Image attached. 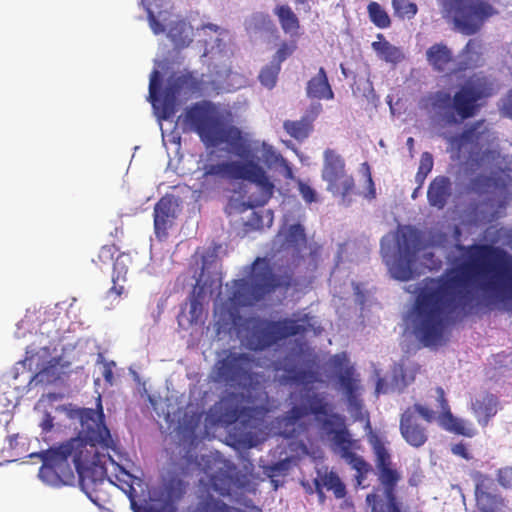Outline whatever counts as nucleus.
<instances>
[{"mask_svg": "<svg viewBox=\"0 0 512 512\" xmlns=\"http://www.w3.org/2000/svg\"><path fill=\"white\" fill-rule=\"evenodd\" d=\"M462 260L437 278H425L413 307L414 332L424 346L443 340L446 322L454 314L472 312L474 290L492 292L507 305L512 301V255L492 244L459 246Z\"/></svg>", "mask_w": 512, "mask_h": 512, "instance_id": "1", "label": "nucleus"}, {"mask_svg": "<svg viewBox=\"0 0 512 512\" xmlns=\"http://www.w3.org/2000/svg\"><path fill=\"white\" fill-rule=\"evenodd\" d=\"M69 417L79 421L78 434L39 454L42 460L39 477L52 486L69 485L74 482L76 472L83 482L90 481L94 490L107 480L121 489L134 506L133 484L137 478L115 463L109 454L99 452V448L107 451L116 448L104 421L101 398H97L96 409H71Z\"/></svg>", "mask_w": 512, "mask_h": 512, "instance_id": "2", "label": "nucleus"}, {"mask_svg": "<svg viewBox=\"0 0 512 512\" xmlns=\"http://www.w3.org/2000/svg\"><path fill=\"white\" fill-rule=\"evenodd\" d=\"M254 359L245 353L230 352L218 360L213 372L215 381L242 390L231 392L224 399L223 416L228 423L240 422L245 428L256 429L270 412L268 394L253 372Z\"/></svg>", "mask_w": 512, "mask_h": 512, "instance_id": "3", "label": "nucleus"}, {"mask_svg": "<svg viewBox=\"0 0 512 512\" xmlns=\"http://www.w3.org/2000/svg\"><path fill=\"white\" fill-rule=\"evenodd\" d=\"M182 123L195 132L206 147L226 144L241 159L252 155L249 140L240 128L226 122L219 104L210 100L193 103L185 109Z\"/></svg>", "mask_w": 512, "mask_h": 512, "instance_id": "4", "label": "nucleus"}, {"mask_svg": "<svg viewBox=\"0 0 512 512\" xmlns=\"http://www.w3.org/2000/svg\"><path fill=\"white\" fill-rule=\"evenodd\" d=\"M495 94L494 83L486 76H472L453 95L446 90L430 93L426 106L445 126H457L475 117L484 101Z\"/></svg>", "mask_w": 512, "mask_h": 512, "instance_id": "5", "label": "nucleus"}, {"mask_svg": "<svg viewBox=\"0 0 512 512\" xmlns=\"http://www.w3.org/2000/svg\"><path fill=\"white\" fill-rule=\"evenodd\" d=\"M247 278L234 280L230 301L237 306H248L260 302L277 289H288L293 284L289 273L276 274L270 260L257 257L250 265Z\"/></svg>", "mask_w": 512, "mask_h": 512, "instance_id": "6", "label": "nucleus"}, {"mask_svg": "<svg viewBox=\"0 0 512 512\" xmlns=\"http://www.w3.org/2000/svg\"><path fill=\"white\" fill-rule=\"evenodd\" d=\"M231 317L232 323L237 326L238 335L253 351L265 350L281 340L304 335L308 331L305 324L291 318L273 321L256 316L242 318L239 315L231 314Z\"/></svg>", "mask_w": 512, "mask_h": 512, "instance_id": "7", "label": "nucleus"}, {"mask_svg": "<svg viewBox=\"0 0 512 512\" xmlns=\"http://www.w3.org/2000/svg\"><path fill=\"white\" fill-rule=\"evenodd\" d=\"M200 177L202 187L217 186L222 180H246L255 184L261 191L258 205H265L274 193V184L270 181L266 171L258 163L248 160L222 161L216 164H204Z\"/></svg>", "mask_w": 512, "mask_h": 512, "instance_id": "8", "label": "nucleus"}, {"mask_svg": "<svg viewBox=\"0 0 512 512\" xmlns=\"http://www.w3.org/2000/svg\"><path fill=\"white\" fill-rule=\"evenodd\" d=\"M395 241L394 254H391L390 247L386 246L384 239L381 241L383 260L394 279L408 281L413 278V267L418 253L423 248L422 232L410 225L399 227Z\"/></svg>", "mask_w": 512, "mask_h": 512, "instance_id": "9", "label": "nucleus"}, {"mask_svg": "<svg viewBox=\"0 0 512 512\" xmlns=\"http://www.w3.org/2000/svg\"><path fill=\"white\" fill-rule=\"evenodd\" d=\"M202 89L203 82L188 72L170 76L159 94V72L154 70L149 83V98L153 107L159 110L160 118L168 120L174 116L180 97L201 94Z\"/></svg>", "mask_w": 512, "mask_h": 512, "instance_id": "10", "label": "nucleus"}, {"mask_svg": "<svg viewBox=\"0 0 512 512\" xmlns=\"http://www.w3.org/2000/svg\"><path fill=\"white\" fill-rule=\"evenodd\" d=\"M443 17L464 35L476 34L498 11L489 0H441Z\"/></svg>", "mask_w": 512, "mask_h": 512, "instance_id": "11", "label": "nucleus"}, {"mask_svg": "<svg viewBox=\"0 0 512 512\" xmlns=\"http://www.w3.org/2000/svg\"><path fill=\"white\" fill-rule=\"evenodd\" d=\"M187 484L175 473H168L162 483L150 493V501L136 512H176L177 503L186 493Z\"/></svg>", "mask_w": 512, "mask_h": 512, "instance_id": "12", "label": "nucleus"}, {"mask_svg": "<svg viewBox=\"0 0 512 512\" xmlns=\"http://www.w3.org/2000/svg\"><path fill=\"white\" fill-rule=\"evenodd\" d=\"M418 414L427 423L436 420V411L428 403H415L408 407L400 416L399 430L407 444L414 448H420L428 441V431L419 420Z\"/></svg>", "mask_w": 512, "mask_h": 512, "instance_id": "13", "label": "nucleus"}, {"mask_svg": "<svg viewBox=\"0 0 512 512\" xmlns=\"http://www.w3.org/2000/svg\"><path fill=\"white\" fill-rule=\"evenodd\" d=\"M305 400L308 405H294L278 419V426L285 438H294L299 434V421L303 418L310 414L319 418L321 415H328L331 410V405L318 393L307 394Z\"/></svg>", "mask_w": 512, "mask_h": 512, "instance_id": "14", "label": "nucleus"}, {"mask_svg": "<svg viewBox=\"0 0 512 512\" xmlns=\"http://www.w3.org/2000/svg\"><path fill=\"white\" fill-rule=\"evenodd\" d=\"M322 178L327 182V190L334 195H349L354 188V179L345 171L343 158L333 149L324 151Z\"/></svg>", "mask_w": 512, "mask_h": 512, "instance_id": "15", "label": "nucleus"}, {"mask_svg": "<svg viewBox=\"0 0 512 512\" xmlns=\"http://www.w3.org/2000/svg\"><path fill=\"white\" fill-rule=\"evenodd\" d=\"M330 440L334 451L357 472L356 479L360 485L366 478L371 466L363 457L353 451L357 448V441L351 438L347 426L337 429L335 435Z\"/></svg>", "mask_w": 512, "mask_h": 512, "instance_id": "16", "label": "nucleus"}, {"mask_svg": "<svg viewBox=\"0 0 512 512\" xmlns=\"http://www.w3.org/2000/svg\"><path fill=\"white\" fill-rule=\"evenodd\" d=\"M472 478L475 482V501L479 512H504L507 500L498 493L490 492L493 486L492 478L482 472L476 471Z\"/></svg>", "mask_w": 512, "mask_h": 512, "instance_id": "17", "label": "nucleus"}, {"mask_svg": "<svg viewBox=\"0 0 512 512\" xmlns=\"http://www.w3.org/2000/svg\"><path fill=\"white\" fill-rule=\"evenodd\" d=\"M437 402L436 405V420L440 426L448 432L462 435L465 437H473L476 435L474 428L467 426L466 422L460 418L455 417L450 409L448 400L446 399L445 391L442 387H436L434 394L429 395Z\"/></svg>", "mask_w": 512, "mask_h": 512, "instance_id": "18", "label": "nucleus"}, {"mask_svg": "<svg viewBox=\"0 0 512 512\" xmlns=\"http://www.w3.org/2000/svg\"><path fill=\"white\" fill-rule=\"evenodd\" d=\"M322 111L320 103L311 104L299 120H285L283 129L295 140L301 142L309 137L314 128V121Z\"/></svg>", "mask_w": 512, "mask_h": 512, "instance_id": "19", "label": "nucleus"}, {"mask_svg": "<svg viewBox=\"0 0 512 512\" xmlns=\"http://www.w3.org/2000/svg\"><path fill=\"white\" fill-rule=\"evenodd\" d=\"M154 230L158 238L166 237L175 218L173 202L170 197H162L154 206Z\"/></svg>", "mask_w": 512, "mask_h": 512, "instance_id": "20", "label": "nucleus"}, {"mask_svg": "<svg viewBox=\"0 0 512 512\" xmlns=\"http://www.w3.org/2000/svg\"><path fill=\"white\" fill-rule=\"evenodd\" d=\"M452 194V183L447 176H437L429 184L427 199L432 207L443 209Z\"/></svg>", "mask_w": 512, "mask_h": 512, "instance_id": "21", "label": "nucleus"}, {"mask_svg": "<svg viewBox=\"0 0 512 512\" xmlns=\"http://www.w3.org/2000/svg\"><path fill=\"white\" fill-rule=\"evenodd\" d=\"M210 483L214 491L222 496H229L242 487L238 473L234 470L220 469L210 477Z\"/></svg>", "mask_w": 512, "mask_h": 512, "instance_id": "22", "label": "nucleus"}, {"mask_svg": "<svg viewBox=\"0 0 512 512\" xmlns=\"http://www.w3.org/2000/svg\"><path fill=\"white\" fill-rule=\"evenodd\" d=\"M498 405V398L491 393H485L472 402V411L482 427H486L497 414Z\"/></svg>", "mask_w": 512, "mask_h": 512, "instance_id": "23", "label": "nucleus"}, {"mask_svg": "<svg viewBox=\"0 0 512 512\" xmlns=\"http://www.w3.org/2000/svg\"><path fill=\"white\" fill-rule=\"evenodd\" d=\"M378 472L379 480L384 486L385 498L388 500V512H402L400 503L395 495V488L400 479L399 473L391 468V466L379 469Z\"/></svg>", "mask_w": 512, "mask_h": 512, "instance_id": "24", "label": "nucleus"}, {"mask_svg": "<svg viewBox=\"0 0 512 512\" xmlns=\"http://www.w3.org/2000/svg\"><path fill=\"white\" fill-rule=\"evenodd\" d=\"M306 95L308 98L318 100H332L334 98V92L323 67H320L317 75L307 82Z\"/></svg>", "mask_w": 512, "mask_h": 512, "instance_id": "25", "label": "nucleus"}, {"mask_svg": "<svg viewBox=\"0 0 512 512\" xmlns=\"http://www.w3.org/2000/svg\"><path fill=\"white\" fill-rule=\"evenodd\" d=\"M354 372V368L348 366L337 376V380L343 390L348 405L358 409L361 407V402L358 397L359 380L354 377Z\"/></svg>", "mask_w": 512, "mask_h": 512, "instance_id": "26", "label": "nucleus"}, {"mask_svg": "<svg viewBox=\"0 0 512 512\" xmlns=\"http://www.w3.org/2000/svg\"><path fill=\"white\" fill-rule=\"evenodd\" d=\"M275 371L283 370L285 375L282 376V382L288 383H313L316 381V373L311 370L298 369L294 364H286L282 362L275 363Z\"/></svg>", "mask_w": 512, "mask_h": 512, "instance_id": "27", "label": "nucleus"}, {"mask_svg": "<svg viewBox=\"0 0 512 512\" xmlns=\"http://www.w3.org/2000/svg\"><path fill=\"white\" fill-rule=\"evenodd\" d=\"M427 61L438 72H444L448 65L453 62L451 50L443 43H436L428 48L426 52Z\"/></svg>", "mask_w": 512, "mask_h": 512, "instance_id": "28", "label": "nucleus"}, {"mask_svg": "<svg viewBox=\"0 0 512 512\" xmlns=\"http://www.w3.org/2000/svg\"><path fill=\"white\" fill-rule=\"evenodd\" d=\"M484 124V119L475 121L466 127L459 135L452 137L450 140L451 144L457 146L460 149L467 144L478 143L481 140L483 134L488 131Z\"/></svg>", "mask_w": 512, "mask_h": 512, "instance_id": "29", "label": "nucleus"}, {"mask_svg": "<svg viewBox=\"0 0 512 512\" xmlns=\"http://www.w3.org/2000/svg\"><path fill=\"white\" fill-rule=\"evenodd\" d=\"M377 38L379 41L372 42L371 47L381 60L398 64L404 59V54L399 47L392 45L382 34H378Z\"/></svg>", "mask_w": 512, "mask_h": 512, "instance_id": "30", "label": "nucleus"}, {"mask_svg": "<svg viewBox=\"0 0 512 512\" xmlns=\"http://www.w3.org/2000/svg\"><path fill=\"white\" fill-rule=\"evenodd\" d=\"M167 36L177 49L188 47L192 42L191 28L184 20L173 22Z\"/></svg>", "mask_w": 512, "mask_h": 512, "instance_id": "31", "label": "nucleus"}, {"mask_svg": "<svg viewBox=\"0 0 512 512\" xmlns=\"http://www.w3.org/2000/svg\"><path fill=\"white\" fill-rule=\"evenodd\" d=\"M307 243L306 235L304 228L301 224H293L288 227L284 235V242L281 247L286 249L289 247H293L299 250L301 247L305 246Z\"/></svg>", "mask_w": 512, "mask_h": 512, "instance_id": "32", "label": "nucleus"}, {"mask_svg": "<svg viewBox=\"0 0 512 512\" xmlns=\"http://www.w3.org/2000/svg\"><path fill=\"white\" fill-rule=\"evenodd\" d=\"M282 29L285 32H294L299 28V21L292 9L288 5H281L275 9Z\"/></svg>", "mask_w": 512, "mask_h": 512, "instance_id": "33", "label": "nucleus"}, {"mask_svg": "<svg viewBox=\"0 0 512 512\" xmlns=\"http://www.w3.org/2000/svg\"><path fill=\"white\" fill-rule=\"evenodd\" d=\"M367 11L371 22L378 28L385 29L390 27L391 19L385 9L377 2H370Z\"/></svg>", "mask_w": 512, "mask_h": 512, "instance_id": "34", "label": "nucleus"}, {"mask_svg": "<svg viewBox=\"0 0 512 512\" xmlns=\"http://www.w3.org/2000/svg\"><path fill=\"white\" fill-rule=\"evenodd\" d=\"M194 512H237V509L227 505L222 500L208 496L197 504Z\"/></svg>", "mask_w": 512, "mask_h": 512, "instance_id": "35", "label": "nucleus"}, {"mask_svg": "<svg viewBox=\"0 0 512 512\" xmlns=\"http://www.w3.org/2000/svg\"><path fill=\"white\" fill-rule=\"evenodd\" d=\"M325 418L320 420L321 428L325 432L328 437H333L335 435V431L340 428L346 427L345 418L335 412H328V415H324Z\"/></svg>", "mask_w": 512, "mask_h": 512, "instance_id": "36", "label": "nucleus"}, {"mask_svg": "<svg viewBox=\"0 0 512 512\" xmlns=\"http://www.w3.org/2000/svg\"><path fill=\"white\" fill-rule=\"evenodd\" d=\"M321 485L328 491H333L336 498H343L346 494L345 485L342 483L337 473L333 471L326 472L321 477Z\"/></svg>", "mask_w": 512, "mask_h": 512, "instance_id": "37", "label": "nucleus"}, {"mask_svg": "<svg viewBox=\"0 0 512 512\" xmlns=\"http://www.w3.org/2000/svg\"><path fill=\"white\" fill-rule=\"evenodd\" d=\"M200 280H197L196 286L193 289L192 295L190 297V322L197 323L203 314V287H199L197 291V286H199Z\"/></svg>", "mask_w": 512, "mask_h": 512, "instance_id": "38", "label": "nucleus"}, {"mask_svg": "<svg viewBox=\"0 0 512 512\" xmlns=\"http://www.w3.org/2000/svg\"><path fill=\"white\" fill-rule=\"evenodd\" d=\"M280 70L281 67L279 63L271 62L270 64L264 66L258 76L260 83L263 86L272 89L276 85Z\"/></svg>", "mask_w": 512, "mask_h": 512, "instance_id": "39", "label": "nucleus"}, {"mask_svg": "<svg viewBox=\"0 0 512 512\" xmlns=\"http://www.w3.org/2000/svg\"><path fill=\"white\" fill-rule=\"evenodd\" d=\"M372 447L375 455L376 468L379 470L382 468L390 467L392 464L391 455L385 444L380 439L376 438L372 442Z\"/></svg>", "mask_w": 512, "mask_h": 512, "instance_id": "40", "label": "nucleus"}, {"mask_svg": "<svg viewBox=\"0 0 512 512\" xmlns=\"http://www.w3.org/2000/svg\"><path fill=\"white\" fill-rule=\"evenodd\" d=\"M392 6L396 16L402 19H411L418 11L417 5L411 0H392Z\"/></svg>", "mask_w": 512, "mask_h": 512, "instance_id": "41", "label": "nucleus"}, {"mask_svg": "<svg viewBox=\"0 0 512 512\" xmlns=\"http://www.w3.org/2000/svg\"><path fill=\"white\" fill-rule=\"evenodd\" d=\"M433 168V156L429 152H423L420 158L418 171L415 175V180L420 186H423L424 181Z\"/></svg>", "mask_w": 512, "mask_h": 512, "instance_id": "42", "label": "nucleus"}, {"mask_svg": "<svg viewBox=\"0 0 512 512\" xmlns=\"http://www.w3.org/2000/svg\"><path fill=\"white\" fill-rule=\"evenodd\" d=\"M498 484L506 490H512V466H505L496 471Z\"/></svg>", "mask_w": 512, "mask_h": 512, "instance_id": "43", "label": "nucleus"}, {"mask_svg": "<svg viewBox=\"0 0 512 512\" xmlns=\"http://www.w3.org/2000/svg\"><path fill=\"white\" fill-rule=\"evenodd\" d=\"M498 110L502 117L512 120V87L498 102Z\"/></svg>", "mask_w": 512, "mask_h": 512, "instance_id": "44", "label": "nucleus"}, {"mask_svg": "<svg viewBox=\"0 0 512 512\" xmlns=\"http://www.w3.org/2000/svg\"><path fill=\"white\" fill-rule=\"evenodd\" d=\"M295 49L296 45L294 43H282L281 46L278 48L274 56V59L271 62L279 63V65L281 66V63L285 61L289 56H291Z\"/></svg>", "mask_w": 512, "mask_h": 512, "instance_id": "45", "label": "nucleus"}, {"mask_svg": "<svg viewBox=\"0 0 512 512\" xmlns=\"http://www.w3.org/2000/svg\"><path fill=\"white\" fill-rule=\"evenodd\" d=\"M113 286L107 291L108 297L119 298L125 292L124 285L122 283L125 282L123 276L120 275H112Z\"/></svg>", "mask_w": 512, "mask_h": 512, "instance_id": "46", "label": "nucleus"}, {"mask_svg": "<svg viewBox=\"0 0 512 512\" xmlns=\"http://www.w3.org/2000/svg\"><path fill=\"white\" fill-rule=\"evenodd\" d=\"M492 178L486 175L479 174L471 179V188L478 193L483 192L485 189L490 187Z\"/></svg>", "mask_w": 512, "mask_h": 512, "instance_id": "47", "label": "nucleus"}, {"mask_svg": "<svg viewBox=\"0 0 512 512\" xmlns=\"http://www.w3.org/2000/svg\"><path fill=\"white\" fill-rule=\"evenodd\" d=\"M366 501L371 506V512H388V501L385 503L379 496L369 494Z\"/></svg>", "mask_w": 512, "mask_h": 512, "instance_id": "48", "label": "nucleus"}, {"mask_svg": "<svg viewBox=\"0 0 512 512\" xmlns=\"http://www.w3.org/2000/svg\"><path fill=\"white\" fill-rule=\"evenodd\" d=\"M480 49V42H478L475 39H470L463 49V54L467 56V59L469 61H475L476 59L473 58V55H475L476 58H478L480 55Z\"/></svg>", "mask_w": 512, "mask_h": 512, "instance_id": "49", "label": "nucleus"}, {"mask_svg": "<svg viewBox=\"0 0 512 512\" xmlns=\"http://www.w3.org/2000/svg\"><path fill=\"white\" fill-rule=\"evenodd\" d=\"M147 19L149 26L155 35H160L166 31L165 25L157 19L154 12L149 8H147Z\"/></svg>", "mask_w": 512, "mask_h": 512, "instance_id": "50", "label": "nucleus"}, {"mask_svg": "<svg viewBox=\"0 0 512 512\" xmlns=\"http://www.w3.org/2000/svg\"><path fill=\"white\" fill-rule=\"evenodd\" d=\"M57 370L58 367L56 365H49L39 371L36 377L39 378L40 381L53 382L60 378L59 375L54 376Z\"/></svg>", "mask_w": 512, "mask_h": 512, "instance_id": "51", "label": "nucleus"}, {"mask_svg": "<svg viewBox=\"0 0 512 512\" xmlns=\"http://www.w3.org/2000/svg\"><path fill=\"white\" fill-rule=\"evenodd\" d=\"M116 248L114 245H104L98 253V261L101 263H109L113 261Z\"/></svg>", "mask_w": 512, "mask_h": 512, "instance_id": "52", "label": "nucleus"}, {"mask_svg": "<svg viewBox=\"0 0 512 512\" xmlns=\"http://www.w3.org/2000/svg\"><path fill=\"white\" fill-rule=\"evenodd\" d=\"M299 192L302 195L303 199L307 203H312L316 201V192L315 190L310 187L309 185L300 182L299 183Z\"/></svg>", "mask_w": 512, "mask_h": 512, "instance_id": "53", "label": "nucleus"}, {"mask_svg": "<svg viewBox=\"0 0 512 512\" xmlns=\"http://www.w3.org/2000/svg\"><path fill=\"white\" fill-rule=\"evenodd\" d=\"M451 451L454 455L459 456L465 460H471L472 455L468 451L466 445L462 442L454 444L451 448Z\"/></svg>", "mask_w": 512, "mask_h": 512, "instance_id": "54", "label": "nucleus"}, {"mask_svg": "<svg viewBox=\"0 0 512 512\" xmlns=\"http://www.w3.org/2000/svg\"><path fill=\"white\" fill-rule=\"evenodd\" d=\"M128 272V267L124 264L122 260V256L117 257L113 265V274L112 275H120L123 276L126 280V274Z\"/></svg>", "mask_w": 512, "mask_h": 512, "instance_id": "55", "label": "nucleus"}, {"mask_svg": "<svg viewBox=\"0 0 512 512\" xmlns=\"http://www.w3.org/2000/svg\"><path fill=\"white\" fill-rule=\"evenodd\" d=\"M247 225L253 229H262L265 226L263 222V216L258 212H253L250 219L247 221Z\"/></svg>", "mask_w": 512, "mask_h": 512, "instance_id": "56", "label": "nucleus"}, {"mask_svg": "<svg viewBox=\"0 0 512 512\" xmlns=\"http://www.w3.org/2000/svg\"><path fill=\"white\" fill-rule=\"evenodd\" d=\"M40 426L43 432H50L54 427V417L50 413H45Z\"/></svg>", "mask_w": 512, "mask_h": 512, "instance_id": "57", "label": "nucleus"}, {"mask_svg": "<svg viewBox=\"0 0 512 512\" xmlns=\"http://www.w3.org/2000/svg\"><path fill=\"white\" fill-rule=\"evenodd\" d=\"M346 361L345 354L335 355L332 359V364L335 369H342L344 362Z\"/></svg>", "mask_w": 512, "mask_h": 512, "instance_id": "58", "label": "nucleus"}, {"mask_svg": "<svg viewBox=\"0 0 512 512\" xmlns=\"http://www.w3.org/2000/svg\"><path fill=\"white\" fill-rule=\"evenodd\" d=\"M276 160L280 161L281 166L284 167V169L286 171V177L287 178H292L293 173H292V169H291L289 163L281 155H278L276 157Z\"/></svg>", "mask_w": 512, "mask_h": 512, "instance_id": "59", "label": "nucleus"}, {"mask_svg": "<svg viewBox=\"0 0 512 512\" xmlns=\"http://www.w3.org/2000/svg\"><path fill=\"white\" fill-rule=\"evenodd\" d=\"M376 392L386 394L388 392V387L385 379L379 378L376 383Z\"/></svg>", "mask_w": 512, "mask_h": 512, "instance_id": "60", "label": "nucleus"}, {"mask_svg": "<svg viewBox=\"0 0 512 512\" xmlns=\"http://www.w3.org/2000/svg\"><path fill=\"white\" fill-rule=\"evenodd\" d=\"M393 374L394 377L397 378L398 376L402 377V380L404 381V370L402 365H395L393 368Z\"/></svg>", "mask_w": 512, "mask_h": 512, "instance_id": "61", "label": "nucleus"}, {"mask_svg": "<svg viewBox=\"0 0 512 512\" xmlns=\"http://www.w3.org/2000/svg\"><path fill=\"white\" fill-rule=\"evenodd\" d=\"M202 29H209L216 33L219 31L220 28L216 24L208 23V24L203 25Z\"/></svg>", "mask_w": 512, "mask_h": 512, "instance_id": "62", "label": "nucleus"}, {"mask_svg": "<svg viewBox=\"0 0 512 512\" xmlns=\"http://www.w3.org/2000/svg\"><path fill=\"white\" fill-rule=\"evenodd\" d=\"M406 145H407L409 151L412 152L414 149V139L412 137H409L406 141Z\"/></svg>", "mask_w": 512, "mask_h": 512, "instance_id": "63", "label": "nucleus"}, {"mask_svg": "<svg viewBox=\"0 0 512 512\" xmlns=\"http://www.w3.org/2000/svg\"><path fill=\"white\" fill-rule=\"evenodd\" d=\"M266 217H267V226H270L271 223H272V213L270 211L267 212L266 214Z\"/></svg>", "mask_w": 512, "mask_h": 512, "instance_id": "64", "label": "nucleus"}]
</instances>
